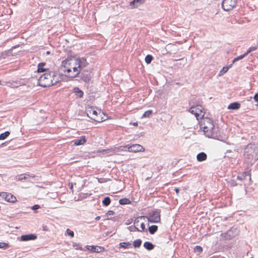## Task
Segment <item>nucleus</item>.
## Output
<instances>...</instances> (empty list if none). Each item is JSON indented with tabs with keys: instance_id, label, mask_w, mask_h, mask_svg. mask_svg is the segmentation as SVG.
Segmentation results:
<instances>
[{
	"instance_id": "f257e3e1",
	"label": "nucleus",
	"mask_w": 258,
	"mask_h": 258,
	"mask_svg": "<svg viewBox=\"0 0 258 258\" xmlns=\"http://www.w3.org/2000/svg\"><path fill=\"white\" fill-rule=\"evenodd\" d=\"M87 65L86 59L72 55L61 61L60 69L66 78L73 80L80 76Z\"/></svg>"
},
{
	"instance_id": "f03ea898",
	"label": "nucleus",
	"mask_w": 258,
	"mask_h": 258,
	"mask_svg": "<svg viewBox=\"0 0 258 258\" xmlns=\"http://www.w3.org/2000/svg\"><path fill=\"white\" fill-rule=\"evenodd\" d=\"M200 129L208 138L218 139L220 137L219 127H216L213 120L209 117L203 118L199 122Z\"/></svg>"
},
{
	"instance_id": "7ed1b4c3",
	"label": "nucleus",
	"mask_w": 258,
	"mask_h": 258,
	"mask_svg": "<svg viewBox=\"0 0 258 258\" xmlns=\"http://www.w3.org/2000/svg\"><path fill=\"white\" fill-rule=\"evenodd\" d=\"M60 75L57 72L50 71L42 75L38 79V85L43 87H49L60 81Z\"/></svg>"
},
{
	"instance_id": "20e7f679",
	"label": "nucleus",
	"mask_w": 258,
	"mask_h": 258,
	"mask_svg": "<svg viewBox=\"0 0 258 258\" xmlns=\"http://www.w3.org/2000/svg\"><path fill=\"white\" fill-rule=\"evenodd\" d=\"M87 116L97 122H102L106 119L105 114L101 109L92 106H88L86 108Z\"/></svg>"
},
{
	"instance_id": "39448f33",
	"label": "nucleus",
	"mask_w": 258,
	"mask_h": 258,
	"mask_svg": "<svg viewBox=\"0 0 258 258\" xmlns=\"http://www.w3.org/2000/svg\"><path fill=\"white\" fill-rule=\"evenodd\" d=\"M189 111L191 113L195 115L198 120L199 119H202L204 118V109L201 105H197L191 107L189 109Z\"/></svg>"
},
{
	"instance_id": "423d86ee",
	"label": "nucleus",
	"mask_w": 258,
	"mask_h": 258,
	"mask_svg": "<svg viewBox=\"0 0 258 258\" xmlns=\"http://www.w3.org/2000/svg\"><path fill=\"white\" fill-rule=\"evenodd\" d=\"M237 1V0H223L222 8L226 11H230L235 7Z\"/></svg>"
},
{
	"instance_id": "0eeeda50",
	"label": "nucleus",
	"mask_w": 258,
	"mask_h": 258,
	"mask_svg": "<svg viewBox=\"0 0 258 258\" xmlns=\"http://www.w3.org/2000/svg\"><path fill=\"white\" fill-rule=\"evenodd\" d=\"M0 197L8 202L15 203L17 201L16 197L11 193L2 192L0 193Z\"/></svg>"
},
{
	"instance_id": "6e6552de",
	"label": "nucleus",
	"mask_w": 258,
	"mask_h": 258,
	"mask_svg": "<svg viewBox=\"0 0 258 258\" xmlns=\"http://www.w3.org/2000/svg\"><path fill=\"white\" fill-rule=\"evenodd\" d=\"M127 151L131 152H144V148L140 144L126 145Z\"/></svg>"
},
{
	"instance_id": "1a4fd4ad",
	"label": "nucleus",
	"mask_w": 258,
	"mask_h": 258,
	"mask_svg": "<svg viewBox=\"0 0 258 258\" xmlns=\"http://www.w3.org/2000/svg\"><path fill=\"white\" fill-rule=\"evenodd\" d=\"M149 221L152 223H158L160 221V212L157 211H153L150 214Z\"/></svg>"
},
{
	"instance_id": "9d476101",
	"label": "nucleus",
	"mask_w": 258,
	"mask_h": 258,
	"mask_svg": "<svg viewBox=\"0 0 258 258\" xmlns=\"http://www.w3.org/2000/svg\"><path fill=\"white\" fill-rule=\"evenodd\" d=\"M127 148V147L125 146H121L118 147H113L111 148L108 149L104 150L103 151V152H104L105 153H116L119 151H124V149Z\"/></svg>"
},
{
	"instance_id": "9b49d317",
	"label": "nucleus",
	"mask_w": 258,
	"mask_h": 258,
	"mask_svg": "<svg viewBox=\"0 0 258 258\" xmlns=\"http://www.w3.org/2000/svg\"><path fill=\"white\" fill-rule=\"evenodd\" d=\"M134 225L136 228L139 231L142 232L145 229V224L144 222H141L139 219H137L135 221Z\"/></svg>"
},
{
	"instance_id": "f8f14e48",
	"label": "nucleus",
	"mask_w": 258,
	"mask_h": 258,
	"mask_svg": "<svg viewBox=\"0 0 258 258\" xmlns=\"http://www.w3.org/2000/svg\"><path fill=\"white\" fill-rule=\"evenodd\" d=\"M86 248L92 252H100L104 250V248L97 245H87Z\"/></svg>"
},
{
	"instance_id": "ddd939ff",
	"label": "nucleus",
	"mask_w": 258,
	"mask_h": 258,
	"mask_svg": "<svg viewBox=\"0 0 258 258\" xmlns=\"http://www.w3.org/2000/svg\"><path fill=\"white\" fill-rule=\"evenodd\" d=\"M37 238V236L34 234H29L27 235H23L21 236V241H29L35 240Z\"/></svg>"
},
{
	"instance_id": "4468645a",
	"label": "nucleus",
	"mask_w": 258,
	"mask_h": 258,
	"mask_svg": "<svg viewBox=\"0 0 258 258\" xmlns=\"http://www.w3.org/2000/svg\"><path fill=\"white\" fill-rule=\"evenodd\" d=\"M87 140L85 136H82L80 139H76L73 141L74 145L75 146H80L84 145Z\"/></svg>"
},
{
	"instance_id": "2eb2a0df",
	"label": "nucleus",
	"mask_w": 258,
	"mask_h": 258,
	"mask_svg": "<svg viewBox=\"0 0 258 258\" xmlns=\"http://www.w3.org/2000/svg\"><path fill=\"white\" fill-rule=\"evenodd\" d=\"M46 63L45 62H40L38 63L37 66V72L38 73H43L45 72H48L47 71L48 70V68H46L45 67Z\"/></svg>"
},
{
	"instance_id": "dca6fc26",
	"label": "nucleus",
	"mask_w": 258,
	"mask_h": 258,
	"mask_svg": "<svg viewBox=\"0 0 258 258\" xmlns=\"http://www.w3.org/2000/svg\"><path fill=\"white\" fill-rule=\"evenodd\" d=\"M73 92L75 96L78 98H82L84 96V92L82 90L80 89L79 87H75L73 89Z\"/></svg>"
},
{
	"instance_id": "f3484780",
	"label": "nucleus",
	"mask_w": 258,
	"mask_h": 258,
	"mask_svg": "<svg viewBox=\"0 0 258 258\" xmlns=\"http://www.w3.org/2000/svg\"><path fill=\"white\" fill-rule=\"evenodd\" d=\"M207 158V156L204 152H201L197 156V160L199 162L205 161Z\"/></svg>"
},
{
	"instance_id": "a211bd4d",
	"label": "nucleus",
	"mask_w": 258,
	"mask_h": 258,
	"mask_svg": "<svg viewBox=\"0 0 258 258\" xmlns=\"http://www.w3.org/2000/svg\"><path fill=\"white\" fill-rule=\"evenodd\" d=\"M240 107V104L237 102H233L230 104L228 107L229 109L236 110L238 109Z\"/></svg>"
},
{
	"instance_id": "6ab92c4d",
	"label": "nucleus",
	"mask_w": 258,
	"mask_h": 258,
	"mask_svg": "<svg viewBox=\"0 0 258 258\" xmlns=\"http://www.w3.org/2000/svg\"><path fill=\"white\" fill-rule=\"evenodd\" d=\"M145 0H134L130 3V6L133 8L137 7L138 6H135V4L139 3L140 5L143 4L145 3Z\"/></svg>"
},
{
	"instance_id": "aec40b11",
	"label": "nucleus",
	"mask_w": 258,
	"mask_h": 258,
	"mask_svg": "<svg viewBox=\"0 0 258 258\" xmlns=\"http://www.w3.org/2000/svg\"><path fill=\"white\" fill-rule=\"evenodd\" d=\"M144 247L148 250H152L154 248V245L151 242L147 241L144 243Z\"/></svg>"
},
{
	"instance_id": "412c9836",
	"label": "nucleus",
	"mask_w": 258,
	"mask_h": 258,
	"mask_svg": "<svg viewBox=\"0 0 258 258\" xmlns=\"http://www.w3.org/2000/svg\"><path fill=\"white\" fill-rule=\"evenodd\" d=\"M158 229V227L156 225H152L149 227V231L151 234H153Z\"/></svg>"
},
{
	"instance_id": "4be33fe9",
	"label": "nucleus",
	"mask_w": 258,
	"mask_h": 258,
	"mask_svg": "<svg viewBox=\"0 0 258 258\" xmlns=\"http://www.w3.org/2000/svg\"><path fill=\"white\" fill-rule=\"evenodd\" d=\"M10 133L7 131L0 135V140H4L6 139L9 135Z\"/></svg>"
},
{
	"instance_id": "5701e85b",
	"label": "nucleus",
	"mask_w": 258,
	"mask_h": 258,
	"mask_svg": "<svg viewBox=\"0 0 258 258\" xmlns=\"http://www.w3.org/2000/svg\"><path fill=\"white\" fill-rule=\"evenodd\" d=\"M110 199L108 197H105L102 201L103 205L105 206H108L110 204Z\"/></svg>"
},
{
	"instance_id": "b1692460",
	"label": "nucleus",
	"mask_w": 258,
	"mask_h": 258,
	"mask_svg": "<svg viewBox=\"0 0 258 258\" xmlns=\"http://www.w3.org/2000/svg\"><path fill=\"white\" fill-rule=\"evenodd\" d=\"M153 59V56L151 55L148 54L145 57V60L147 64H149L151 63Z\"/></svg>"
},
{
	"instance_id": "393cba45",
	"label": "nucleus",
	"mask_w": 258,
	"mask_h": 258,
	"mask_svg": "<svg viewBox=\"0 0 258 258\" xmlns=\"http://www.w3.org/2000/svg\"><path fill=\"white\" fill-rule=\"evenodd\" d=\"M152 114V111L151 110H149L145 111L143 114L142 117H149L150 115Z\"/></svg>"
},
{
	"instance_id": "a878e982",
	"label": "nucleus",
	"mask_w": 258,
	"mask_h": 258,
	"mask_svg": "<svg viewBox=\"0 0 258 258\" xmlns=\"http://www.w3.org/2000/svg\"><path fill=\"white\" fill-rule=\"evenodd\" d=\"M120 246L124 248H128L131 246V244L129 242H121Z\"/></svg>"
},
{
	"instance_id": "bb28decb",
	"label": "nucleus",
	"mask_w": 258,
	"mask_h": 258,
	"mask_svg": "<svg viewBox=\"0 0 258 258\" xmlns=\"http://www.w3.org/2000/svg\"><path fill=\"white\" fill-rule=\"evenodd\" d=\"M246 55H247V54L246 53H245L244 54H243L242 55H240L235 57L233 60V63H234L235 61H238L239 60L242 59L243 58H244Z\"/></svg>"
},
{
	"instance_id": "cd10ccee",
	"label": "nucleus",
	"mask_w": 258,
	"mask_h": 258,
	"mask_svg": "<svg viewBox=\"0 0 258 258\" xmlns=\"http://www.w3.org/2000/svg\"><path fill=\"white\" fill-rule=\"evenodd\" d=\"M194 251L200 253L203 251V248L201 246L197 245L194 248Z\"/></svg>"
},
{
	"instance_id": "c85d7f7f",
	"label": "nucleus",
	"mask_w": 258,
	"mask_h": 258,
	"mask_svg": "<svg viewBox=\"0 0 258 258\" xmlns=\"http://www.w3.org/2000/svg\"><path fill=\"white\" fill-rule=\"evenodd\" d=\"M141 243H142L141 240L140 239H138V240H136L134 241L133 244H134V247H139L140 246Z\"/></svg>"
},
{
	"instance_id": "c756f323",
	"label": "nucleus",
	"mask_w": 258,
	"mask_h": 258,
	"mask_svg": "<svg viewBox=\"0 0 258 258\" xmlns=\"http://www.w3.org/2000/svg\"><path fill=\"white\" fill-rule=\"evenodd\" d=\"M257 49L256 46H251L248 48L247 51L245 52L248 55L251 51H254Z\"/></svg>"
},
{
	"instance_id": "7c9ffc66",
	"label": "nucleus",
	"mask_w": 258,
	"mask_h": 258,
	"mask_svg": "<svg viewBox=\"0 0 258 258\" xmlns=\"http://www.w3.org/2000/svg\"><path fill=\"white\" fill-rule=\"evenodd\" d=\"M9 247V244L5 242H0V248L6 249Z\"/></svg>"
},
{
	"instance_id": "2f4dec72",
	"label": "nucleus",
	"mask_w": 258,
	"mask_h": 258,
	"mask_svg": "<svg viewBox=\"0 0 258 258\" xmlns=\"http://www.w3.org/2000/svg\"><path fill=\"white\" fill-rule=\"evenodd\" d=\"M66 232L68 235L71 236V237H73L74 236V233L73 231L70 230V229H67Z\"/></svg>"
},
{
	"instance_id": "473e14b6",
	"label": "nucleus",
	"mask_w": 258,
	"mask_h": 258,
	"mask_svg": "<svg viewBox=\"0 0 258 258\" xmlns=\"http://www.w3.org/2000/svg\"><path fill=\"white\" fill-rule=\"evenodd\" d=\"M27 179V177L25 174H21L18 176V179L19 180H23Z\"/></svg>"
},
{
	"instance_id": "72a5a7b5",
	"label": "nucleus",
	"mask_w": 258,
	"mask_h": 258,
	"mask_svg": "<svg viewBox=\"0 0 258 258\" xmlns=\"http://www.w3.org/2000/svg\"><path fill=\"white\" fill-rule=\"evenodd\" d=\"M98 181L99 183H103L107 181L105 178H98Z\"/></svg>"
},
{
	"instance_id": "f704fd0d",
	"label": "nucleus",
	"mask_w": 258,
	"mask_h": 258,
	"mask_svg": "<svg viewBox=\"0 0 258 258\" xmlns=\"http://www.w3.org/2000/svg\"><path fill=\"white\" fill-rule=\"evenodd\" d=\"M253 99L257 103L258 105V92L254 95Z\"/></svg>"
},
{
	"instance_id": "c9c22d12",
	"label": "nucleus",
	"mask_w": 258,
	"mask_h": 258,
	"mask_svg": "<svg viewBox=\"0 0 258 258\" xmlns=\"http://www.w3.org/2000/svg\"><path fill=\"white\" fill-rule=\"evenodd\" d=\"M228 69H229V68L227 67H223L222 70L221 71V73H222L223 72V73H225L228 70Z\"/></svg>"
},
{
	"instance_id": "e433bc0d",
	"label": "nucleus",
	"mask_w": 258,
	"mask_h": 258,
	"mask_svg": "<svg viewBox=\"0 0 258 258\" xmlns=\"http://www.w3.org/2000/svg\"><path fill=\"white\" fill-rule=\"evenodd\" d=\"M40 208L39 205H35L32 207V209L33 210H37Z\"/></svg>"
},
{
	"instance_id": "4c0bfd02",
	"label": "nucleus",
	"mask_w": 258,
	"mask_h": 258,
	"mask_svg": "<svg viewBox=\"0 0 258 258\" xmlns=\"http://www.w3.org/2000/svg\"><path fill=\"white\" fill-rule=\"evenodd\" d=\"M114 212L113 211L109 210L107 212V214L108 215H112L114 214Z\"/></svg>"
},
{
	"instance_id": "58836bf2",
	"label": "nucleus",
	"mask_w": 258,
	"mask_h": 258,
	"mask_svg": "<svg viewBox=\"0 0 258 258\" xmlns=\"http://www.w3.org/2000/svg\"><path fill=\"white\" fill-rule=\"evenodd\" d=\"M69 186L70 187V188L71 189V190H73V183L71 182V183H69Z\"/></svg>"
},
{
	"instance_id": "ea45409f",
	"label": "nucleus",
	"mask_w": 258,
	"mask_h": 258,
	"mask_svg": "<svg viewBox=\"0 0 258 258\" xmlns=\"http://www.w3.org/2000/svg\"><path fill=\"white\" fill-rule=\"evenodd\" d=\"M174 190L176 193V195H178V193H179V189L178 188L176 187V188H175Z\"/></svg>"
},
{
	"instance_id": "a19ab883",
	"label": "nucleus",
	"mask_w": 258,
	"mask_h": 258,
	"mask_svg": "<svg viewBox=\"0 0 258 258\" xmlns=\"http://www.w3.org/2000/svg\"><path fill=\"white\" fill-rule=\"evenodd\" d=\"M123 199L120 200L119 201V203H120V204H124V203H123Z\"/></svg>"
},
{
	"instance_id": "79ce46f5",
	"label": "nucleus",
	"mask_w": 258,
	"mask_h": 258,
	"mask_svg": "<svg viewBox=\"0 0 258 258\" xmlns=\"http://www.w3.org/2000/svg\"><path fill=\"white\" fill-rule=\"evenodd\" d=\"M100 219V216H97L96 218H95V220H99Z\"/></svg>"
},
{
	"instance_id": "37998d69",
	"label": "nucleus",
	"mask_w": 258,
	"mask_h": 258,
	"mask_svg": "<svg viewBox=\"0 0 258 258\" xmlns=\"http://www.w3.org/2000/svg\"><path fill=\"white\" fill-rule=\"evenodd\" d=\"M133 124L134 126H138V123H137V122H134V123H133Z\"/></svg>"
},
{
	"instance_id": "c03bdc74",
	"label": "nucleus",
	"mask_w": 258,
	"mask_h": 258,
	"mask_svg": "<svg viewBox=\"0 0 258 258\" xmlns=\"http://www.w3.org/2000/svg\"><path fill=\"white\" fill-rule=\"evenodd\" d=\"M47 54H49V51L47 52Z\"/></svg>"
},
{
	"instance_id": "a18cd8bd",
	"label": "nucleus",
	"mask_w": 258,
	"mask_h": 258,
	"mask_svg": "<svg viewBox=\"0 0 258 258\" xmlns=\"http://www.w3.org/2000/svg\"><path fill=\"white\" fill-rule=\"evenodd\" d=\"M0 84H1V85L2 84H1V81H0Z\"/></svg>"
}]
</instances>
